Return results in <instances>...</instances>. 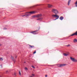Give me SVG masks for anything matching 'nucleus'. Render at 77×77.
<instances>
[{"label": "nucleus", "instance_id": "f257e3e1", "mask_svg": "<svg viewBox=\"0 0 77 77\" xmlns=\"http://www.w3.org/2000/svg\"><path fill=\"white\" fill-rule=\"evenodd\" d=\"M52 12L55 14V15H57L59 14V11L58 10L54 8L52 10Z\"/></svg>", "mask_w": 77, "mask_h": 77}, {"label": "nucleus", "instance_id": "f03ea898", "mask_svg": "<svg viewBox=\"0 0 77 77\" xmlns=\"http://www.w3.org/2000/svg\"><path fill=\"white\" fill-rule=\"evenodd\" d=\"M70 59L72 62H77V60L76 59L71 57H70Z\"/></svg>", "mask_w": 77, "mask_h": 77}, {"label": "nucleus", "instance_id": "7ed1b4c3", "mask_svg": "<svg viewBox=\"0 0 77 77\" xmlns=\"http://www.w3.org/2000/svg\"><path fill=\"white\" fill-rule=\"evenodd\" d=\"M65 65H66V64H59L57 65V66H58V67H62V66H65Z\"/></svg>", "mask_w": 77, "mask_h": 77}, {"label": "nucleus", "instance_id": "20e7f679", "mask_svg": "<svg viewBox=\"0 0 77 77\" xmlns=\"http://www.w3.org/2000/svg\"><path fill=\"white\" fill-rule=\"evenodd\" d=\"M38 30H35L34 31H32V32L30 33H33L34 35H36V34H38V32H38Z\"/></svg>", "mask_w": 77, "mask_h": 77}, {"label": "nucleus", "instance_id": "39448f33", "mask_svg": "<svg viewBox=\"0 0 77 77\" xmlns=\"http://www.w3.org/2000/svg\"><path fill=\"white\" fill-rule=\"evenodd\" d=\"M52 17H55V18H56L57 19H59V16L57 14H55V15H52Z\"/></svg>", "mask_w": 77, "mask_h": 77}, {"label": "nucleus", "instance_id": "423d86ee", "mask_svg": "<svg viewBox=\"0 0 77 77\" xmlns=\"http://www.w3.org/2000/svg\"><path fill=\"white\" fill-rule=\"evenodd\" d=\"M29 13L30 14H35V11H31L30 12H27L26 13V14H28Z\"/></svg>", "mask_w": 77, "mask_h": 77}, {"label": "nucleus", "instance_id": "0eeeda50", "mask_svg": "<svg viewBox=\"0 0 77 77\" xmlns=\"http://www.w3.org/2000/svg\"><path fill=\"white\" fill-rule=\"evenodd\" d=\"M37 18H39L42 17V14H38L37 15Z\"/></svg>", "mask_w": 77, "mask_h": 77}, {"label": "nucleus", "instance_id": "6e6552de", "mask_svg": "<svg viewBox=\"0 0 77 77\" xmlns=\"http://www.w3.org/2000/svg\"><path fill=\"white\" fill-rule=\"evenodd\" d=\"M48 7L49 8H52V7H53V5L50 4H48Z\"/></svg>", "mask_w": 77, "mask_h": 77}, {"label": "nucleus", "instance_id": "1a4fd4ad", "mask_svg": "<svg viewBox=\"0 0 77 77\" xmlns=\"http://www.w3.org/2000/svg\"><path fill=\"white\" fill-rule=\"evenodd\" d=\"M11 58L12 59V60H13V61H14V62H15V59H14V57L12 56H11Z\"/></svg>", "mask_w": 77, "mask_h": 77}, {"label": "nucleus", "instance_id": "9d476101", "mask_svg": "<svg viewBox=\"0 0 77 77\" xmlns=\"http://www.w3.org/2000/svg\"><path fill=\"white\" fill-rule=\"evenodd\" d=\"M29 48H34V47H35L34 46H32L31 45H29Z\"/></svg>", "mask_w": 77, "mask_h": 77}, {"label": "nucleus", "instance_id": "9b49d317", "mask_svg": "<svg viewBox=\"0 0 77 77\" xmlns=\"http://www.w3.org/2000/svg\"><path fill=\"white\" fill-rule=\"evenodd\" d=\"M63 16H61L60 17V20H63Z\"/></svg>", "mask_w": 77, "mask_h": 77}, {"label": "nucleus", "instance_id": "f8f14e48", "mask_svg": "<svg viewBox=\"0 0 77 77\" xmlns=\"http://www.w3.org/2000/svg\"><path fill=\"white\" fill-rule=\"evenodd\" d=\"M42 18H39L37 19H36V20H38L39 21H41L42 20Z\"/></svg>", "mask_w": 77, "mask_h": 77}, {"label": "nucleus", "instance_id": "ddd939ff", "mask_svg": "<svg viewBox=\"0 0 77 77\" xmlns=\"http://www.w3.org/2000/svg\"><path fill=\"white\" fill-rule=\"evenodd\" d=\"M32 18H36V17H37V15H34V16H33L32 17Z\"/></svg>", "mask_w": 77, "mask_h": 77}, {"label": "nucleus", "instance_id": "4468645a", "mask_svg": "<svg viewBox=\"0 0 77 77\" xmlns=\"http://www.w3.org/2000/svg\"><path fill=\"white\" fill-rule=\"evenodd\" d=\"M71 0H69L68 2V5L69 6V4L71 2Z\"/></svg>", "mask_w": 77, "mask_h": 77}, {"label": "nucleus", "instance_id": "2eb2a0df", "mask_svg": "<svg viewBox=\"0 0 77 77\" xmlns=\"http://www.w3.org/2000/svg\"><path fill=\"white\" fill-rule=\"evenodd\" d=\"M73 42H77V39H75L73 40Z\"/></svg>", "mask_w": 77, "mask_h": 77}, {"label": "nucleus", "instance_id": "dca6fc26", "mask_svg": "<svg viewBox=\"0 0 77 77\" xmlns=\"http://www.w3.org/2000/svg\"><path fill=\"white\" fill-rule=\"evenodd\" d=\"M30 15V14H25V17H29V16Z\"/></svg>", "mask_w": 77, "mask_h": 77}, {"label": "nucleus", "instance_id": "f3484780", "mask_svg": "<svg viewBox=\"0 0 77 77\" xmlns=\"http://www.w3.org/2000/svg\"><path fill=\"white\" fill-rule=\"evenodd\" d=\"M63 55L64 56H68V54H63Z\"/></svg>", "mask_w": 77, "mask_h": 77}, {"label": "nucleus", "instance_id": "a211bd4d", "mask_svg": "<svg viewBox=\"0 0 77 77\" xmlns=\"http://www.w3.org/2000/svg\"><path fill=\"white\" fill-rule=\"evenodd\" d=\"M75 4H76L75 6L76 7H77V0L76 2L75 3Z\"/></svg>", "mask_w": 77, "mask_h": 77}, {"label": "nucleus", "instance_id": "6ab92c4d", "mask_svg": "<svg viewBox=\"0 0 77 77\" xmlns=\"http://www.w3.org/2000/svg\"><path fill=\"white\" fill-rule=\"evenodd\" d=\"M0 60L1 61H2V60H3V59L2 58H0Z\"/></svg>", "mask_w": 77, "mask_h": 77}, {"label": "nucleus", "instance_id": "aec40b11", "mask_svg": "<svg viewBox=\"0 0 77 77\" xmlns=\"http://www.w3.org/2000/svg\"><path fill=\"white\" fill-rule=\"evenodd\" d=\"M19 74L20 75H21V72L20 71H19Z\"/></svg>", "mask_w": 77, "mask_h": 77}, {"label": "nucleus", "instance_id": "412c9836", "mask_svg": "<svg viewBox=\"0 0 77 77\" xmlns=\"http://www.w3.org/2000/svg\"><path fill=\"white\" fill-rule=\"evenodd\" d=\"M31 67L33 68H35V67L33 66H32Z\"/></svg>", "mask_w": 77, "mask_h": 77}, {"label": "nucleus", "instance_id": "4be33fe9", "mask_svg": "<svg viewBox=\"0 0 77 77\" xmlns=\"http://www.w3.org/2000/svg\"><path fill=\"white\" fill-rule=\"evenodd\" d=\"M22 17H26L25 14V15H22Z\"/></svg>", "mask_w": 77, "mask_h": 77}, {"label": "nucleus", "instance_id": "5701e85b", "mask_svg": "<svg viewBox=\"0 0 77 77\" xmlns=\"http://www.w3.org/2000/svg\"><path fill=\"white\" fill-rule=\"evenodd\" d=\"M25 69L26 70H27V67H25Z\"/></svg>", "mask_w": 77, "mask_h": 77}, {"label": "nucleus", "instance_id": "b1692460", "mask_svg": "<svg viewBox=\"0 0 77 77\" xmlns=\"http://www.w3.org/2000/svg\"><path fill=\"white\" fill-rule=\"evenodd\" d=\"M14 76L15 77H16V73H14Z\"/></svg>", "mask_w": 77, "mask_h": 77}, {"label": "nucleus", "instance_id": "393cba45", "mask_svg": "<svg viewBox=\"0 0 77 77\" xmlns=\"http://www.w3.org/2000/svg\"><path fill=\"white\" fill-rule=\"evenodd\" d=\"M35 53H36V51H35L33 53V54H35Z\"/></svg>", "mask_w": 77, "mask_h": 77}, {"label": "nucleus", "instance_id": "a878e982", "mask_svg": "<svg viewBox=\"0 0 77 77\" xmlns=\"http://www.w3.org/2000/svg\"><path fill=\"white\" fill-rule=\"evenodd\" d=\"M67 47H69V46H70V45H67Z\"/></svg>", "mask_w": 77, "mask_h": 77}, {"label": "nucleus", "instance_id": "bb28decb", "mask_svg": "<svg viewBox=\"0 0 77 77\" xmlns=\"http://www.w3.org/2000/svg\"><path fill=\"white\" fill-rule=\"evenodd\" d=\"M6 29H6V28H4V30H6Z\"/></svg>", "mask_w": 77, "mask_h": 77}, {"label": "nucleus", "instance_id": "cd10ccee", "mask_svg": "<svg viewBox=\"0 0 77 77\" xmlns=\"http://www.w3.org/2000/svg\"><path fill=\"white\" fill-rule=\"evenodd\" d=\"M32 75L33 76H35V75H34V74H32Z\"/></svg>", "mask_w": 77, "mask_h": 77}, {"label": "nucleus", "instance_id": "c85d7f7f", "mask_svg": "<svg viewBox=\"0 0 77 77\" xmlns=\"http://www.w3.org/2000/svg\"><path fill=\"white\" fill-rule=\"evenodd\" d=\"M58 19H57V18H56V19H55L54 20H57Z\"/></svg>", "mask_w": 77, "mask_h": 77}, {"label": "nucleus", "instance_id": "c756f323", "mask_svg": "<svg viewBox=\"0 0 77 77\" xmlns=\"http://www.w3.org/2000/svg\"><path fill=\"white\" fill-rule=\"evenodd\" d=\"M0 66H1V68H2L3 67V66H2V65H1Z\"/></svg>", "mask_w": 77, "mask_h": 77}, {"label": "nucleus", "instance_id": "7c9ffc66", "mask_svg": "<svg viewBox=\"0 0 77 77\" xmlns=\"http://www.w3.org/2000/svg\"><path fill=\"white\" fill-rule=\"evenodd\" d=\"M45 77H47V75H45Z\"/></svg>", "mask_w": 77, "mask_h": 77}, {"label": "nucleus", "instance_id": "2f4dec72", "mask_svg": "<svg viewBox=\"0 0 77 77\" xmlns=\"http://www.w3.org/2000/svg\"><path fill=\"white\" fill-rule=\"evenodd\" d=\"M6 72H8V71H6Z\"/></svg>", "mask_w": 77, "mask_h": 77}, {"label": "nucleus", "instance_id": "473e14b6", "mask_svg": "<svg viewBox=\"0 0 77 77\" xmlns=\"http://www.w3.org/2000/svg\"><path fill=\"white\" fill-rule=\"evenodd\" d=\"M71 36H71V35H70V36H69V37H71Z\"/></svg>", "mask_w": 77, "mask_h": 77}, {"label": "nucleus", "instance_id": "72a5a7b5", "mask_svg": "<svg viewBox=\"0 0 77 77\" xmlns=\"http://www.w3.org/2000/svg\"><path fill=\"white\" fill-rule=\"evenodd\" d=\"M15 57V58H16V57H17L16 56V57Z\"/></svg>", "mask_w": 77, "mask_h": 77}, {"label": "nucleus", "instance_id": "f704fd0d", "mask_svg": "<svg viewBox=\"0 0 77 77\" xmlns=\"http://www.w3.org/2000/svg\"><path fill=\"white\" fill-rule=\"evenodd\" d=\"M2 45H0V46H1Z\"/></svg>", "mask_w": 77, "mask_h": 77}, {"label": "nucleus", "instance_id": "c9c22d12", "mask_svg": "<svg viewBox=\"0 0 77 77\" xmlns=\"http://www.w3.org/2000/svg\"><path fill=\"white\" fill-rule=\"evenodd\" d=\"M24 63H26V62H24Z\"/></svg>", "mask_w": 77, "mask_h": 77}, {"label": "nucleus", "instance_id": "e433bc0d", "mask_svg": "<svg viewBox=\"0 0 77 77\" xmlns=\"http://www.w3.org/2000/svg\"><path fill=\"white\" fill-rule=\"evenodd\" d=\"M30 77H32V76H31H31H30Z\"/></svg>", "mask_w": 77, "mask_h": 77}, {"label": "nucleus", "instance_id": "4c0bfd02", "mask_svg": "<svg viewBox=\"0 0 77 77\" xmlns=\"http://www.w3.org/2000/svg\"><path fill=\"white\" fill-rule=\"evenodd\" d=\"M0 77H2L0 76Z\"/></svg>", "mask_w": 77, "mask_h": 77}]
</instances>
